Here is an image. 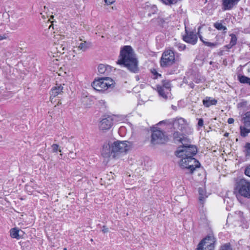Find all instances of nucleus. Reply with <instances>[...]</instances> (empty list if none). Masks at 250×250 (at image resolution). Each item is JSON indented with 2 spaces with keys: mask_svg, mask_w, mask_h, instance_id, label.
Masks as SVG:
<instances>
[{
  "mask_svg": "<svg viewBox=\"0 0 250 250\" xmlns=\"http://www.w3.org/2000/svg\"><path fill=\"white\" fill-rule=\"evenodd\" d=\"M162 87H164V88L166 90V91H169L170 84L169 82H168L165 83L163 84V85L162 86Z\"/></svg>",
  "mask_w": 250,
  "mask_h": 250,
  "instance_id": "4c0bfd02",
  "label": "nucleus"
},
{
  "mask_svg": "<svg viewBox=\"0 0 250 250\" xmlns=\"http://www.w3.org/2000/svg\"><path fill=\"white\" fill-rule=\"evenodd\" d=\"M157 91L160 96L163 97L165 100L167 99V94H168V91H166L164 87L158 85L157 86Z\"/></svg>",
  "mask_w": 250,
  "mask_h": 250,
  "instance_id": "aec40b11",
  "label": "nucleus"
},
{
  "mask_svg": "<svg viewBox=\"0 0 250 250\" xmlns=\"http://www.w3.org/2000/svg\"><path fill=\"white\" fill-rule=\"evenodd\" d=\"M68 156L72 159H75L76 157V153H74L72 150H70L68 153Z\"/></svg>",
  "mask_w": 250,
  "mask_h": 250,
  "instance_id": "58836bf2",
  "label": "nucleus"
},
{
  "mask_svg": "<svg viewBox=\"0 0 250 250\" xmlns=\"http://www.w3.org/2000/svg\"><path fill=\"white\" fill-rule=\"evenodd\" d=\"M114 81L109 77H102L92 83L93 88L98 91H104L108 88L111 87L114 84Z\"/></svg>",
  "mask_w": 250,
  "mask_h": 250,
  "instance_id": "20e7f679",
  "label": "nucleus"
},
{
  "mask_svg": "<svg viewBox=\"0 0 250 250\" xmlns=\"http://www.w3.org/2000/svg\"><path fill=\"white\" fill-rule=\"evenodd\" d=\"M244 126H241L240 135L242 137H246L250 133V111L246 112L243 118Z\"/></svg>",
  "mask_w": 250,
  "mask_h": 250,
  "instance_id": "9d476101",
  "label": "nucleus"
},
{
  "mask_svg": "<svg viewBox=\"0 0 250 250\" xmlns=\"http://www.w3.org/2000/svg\"><path fill=\"white\" fill-rule=\"evenodd\" d=\"M214 243L212 236H207L198 244L197 250H214Z\"/></svg>",
  "mask_w": 250,
  "mask_h": 250,
  "instance_id": "1a4fd4ad",
  "label": "nucleus"
},
{
  "mask_svg": "<svg viewBox=\"0 0 250 250\" xmlns=\"http://www.w3.org/2000/svg\"><path fill=\"white\" fill-rule=\"evenodd\" d=\"M204 125V121L202 118L199 119L198 122V125L200 127H202Z\"/></svg>",
  "mask_w": 250,
  "mask_h": 250,
  "instance_id": "79ce46f5",
  "label": "nucleus"
},
{
  "mask_svg": "<svg viewBox=\"0 0 250 250\" xmlns=\"http://www.w3.org/2000/svg\"><path fill=\"white\" fill-rule=\"evenodd\" d=\"M183 40L185 42L195 45L198 41L197 33L193 31H188L185 27V34L183 36Z\"/></svg>",
  "mask_w": 250,
  "mask_h": 250,
  "instance_id": "9b49d317",
  "label": "nucleus"
},
{
  "mask_svg": "<svg viewBox=\"0 0 250 250\" xmlns=\"http://www.w3.org/2000/svg\"><path fill=\"white\" fill-rule=\"evenodd\" d=\"M151 73L154 75V79H157V78H158V77H161V75L159 74L157 72V70L155 69L151 70Z\"/></svg>",
  "mask_w": 250,
  "mask_h": 250,
  "instance_id": "f704fd0d",
  "label": "nucleus"
},
{
  "mask_svg": "<svg viewBox=\"0 0 250 250\" xmlns=\"http://www.w3.org/2000/svg\"><path fill=\"white\" fill-rule=\"evenodd\" d=\"M51 147L54 152H56L58 150H59L60 152L62 151L61 149H58L59 145L57 144H53L52 145Z\"/></svg>",
  "mask_w": 250,
  "mask_h": 250,
  "instance_id": "e433bc0d",
  "label": "nucleus"
},
{
  "mask_svg": "<svg viewBox=\"0 0 250 250\" xmlns=\"http://www.w3.org/2000/svg\"><path fill=\"white\" fill-rule=\"evenodd\" d=\"M161 2L167 5H171L177 2V0H160Z\"/></svg>",
  "mask_w": 250,
  "mask_h": 250,
  "instance_id": "c756f323",
  "label": "nucleus"
},
{
  "mask_svg": "<svg viewBox=\"0 0 250 250\" xmlns=\"http://www.w3.org/2000/svg\"><path fill=\"white\" fill-rule=\"evenodd\" d=\"M120 59L117 63L123 65L131 72L137 73L139 72L138 61L130 46H125L120 51Z\"/></svg>",
  "mask_w": 250,
  "mask_h": 250,
  "instance_id": "f257e3e1",
  "label": "nucleus"
},
{
  "mask_svg": "<svg viewBox=\"0 0 250 250\" xmlns=\"http://www.w3.org/2000/svg\"><path fill=\"white\" fill-rule=\"evenodd\" d=\"M172 108H173V109H174V107H175L173 105H172Z\"/></svg>",
  "mask_w": 250,
  "mask_h": 250,
  "instance_id": "603ef678",
  "label": "nucleus"
},
{
  "mask_svg": "<svg viewBox=\"0 0 250 250\" xmlns=\"http://www.w3.org/2000/svg\"><path fill=\"white\" fill-rule=\"evenodd\" d=\"M148 16L150 17L151 16V14H148Z\"/></svg>",
  "mask_w": 250,
  "mask_h": 250,
  "instance_id": "3c124183",
  "label": "nucleus"
},
{
  "mask_svg": "<svg viewBox=\"0 0 250 250\" xmlns=\"http://www.w3.org/2000/svg\"><path fill=\"white\" fill-rule=\"evenodd\" d=\"M91 46V43L89 42H87L86 41H83L78 44V48L80 50H82L83 51H85L87 49H88L90 46Z\"/></svg>",
  "mask_w": 250,
  "mask_h": 250,
  "instance_id": "4be33fe9",
  "label": "nucleus"
},
{
  "mask_svg": "<svg viewBox=\"0 0 250 250\" xmlns=\"http://www.w3.org/2000/svg\"><path fill=\"white\" fill-rule=\"evenodd\" d=\"M175 62V54L171 49L165 50L162 54L160 60V64L162 67L172 65Z\"/></svg>",
  "mask_w": 250,
  "mask_h": 250,
  "instance_id": "0eeeda50",
  "label": "nucleus"
},
{
  "mask_svg": "<svg viewBox=\"0 0 250 250\" xmlns=\"http://www.w3.org/2000/svg\"><path fill=\"white\" fill-rule=\"evenodd\" d=\"M178 141L182 144V146H186L190 145V140L187 138L186 137L183 136L182 138H180Z\"/></svg>",
  "mask_w": 250,
  "mask_h": 250,
  "instance_id": "393cba45",
  "label": "nucleus"
},
{
  "mask_svg": "<svg viewBox=\"0 0 250 250\" xmlns=\"http://www.w3.org/2000/svg\"><path fill=\"white\" fill-rule=\"evenodd\" d=\"M217 101L214 99H211L210 97H207L203 101L204 105L207 107H208L211 105H216Z\"/></svg>",
  "mask_w": 250,
  "mask_h": 250,
  "instance_id": "a211bd4d",
  "label": "nucleus"
},
{
  "mask_svg": "<svg viewBox=\"0 0 250 250\" xmlns=\"http://www.w3.org/2000/svg\"><path fill=\"white\" fill-rule=\"evenodd\" d=\"M245 174L250 177V165L248 166L245 170Z\"/></svg>",
  "mask_w": 250,
  "mask_h": 250,
  "instance_id": "ea45409f",
  "label": "nucleus"
},
{
  "mask_svg": "<svg viewBox=\"0 0 250 250\" xmlns=\"http://www.w3.org/2000/svg\"><path fill=\"white\" fill-rule=\"evenodd\" d=\"M104 1L107 4H111L114 2V0H104Z\"/></svg>",
  "mask_w": 250,
  "mask_h": 250,
  "instance_id": "c03bdc74",
  "label": "nucleus"
},
{
  "mask_svg": "<svg viewBox=\"0 0 250 250\" xmlns=\"http://www.w3.org/2000/svg\"><path fill=\"white\" fill-rule=\"evenodd\" d=\"M197 152L196 147L194 145H188L186 146H179L175 152L177 157L186 156L193 157Z\"/></svg>",
  "mask_w": 250,
  "mask_h": 250,
  "instance_id": "423d86ee",
  "label": "nucleus"
},
{
  "mask_svg": "<svg viewBox=\"0 0 250 250\" xmlns=\"http://www.w3.org/2000/svg\"><path fill=\"white\" fill-rule=\"evenodd\" d=\"M102 231L104 233L107 232L108 231V228H106L105 226H104Z\"/></svg>",
  "mask_w": 250,
  "mask_h": 250,
  "instance_id": "49530a36",
  "label": "nucleus"
},
{
  "mask_svg": "<svg viewBox=\"0 0 250 250\" xmlns=\"http://www.w3.org/2000/svg\"><path fill=\"white\" fill-rule=\"evenodd\" d=\"M204 44L206 46L213 48L217 46L218 44L217 42H204Z\"/></svg>",
  "mask_w": 250,
  "mask_h": 250,
  "instance_id": "72a5a7b5",
  "label": "nucleus"
},
{
  "mask_svg": "<svg viewBox=\"0 0 250 250\" xmlns=\"http://www.w3.org/2000/svg\"><path fill=\"white\" fill-rule=\"evenodd\" d=\"M113 125V119L110 116L103 118L100 124V128L101 130L109 129Z\"/></svg>",
  "mask_w": 250,
  "mask_h": 250,
  "instance_id": "f8f14e48",
  "label": "nucleus"
},
{
  "mask_svg": "<svg viewBox=\"0 0 250 250\" xmlns=\"http://www.w3.org/2000/svg\"><path fill=\"white\" fill-rule=\"evenodd\" d=\"M234 122V120L232 118H229L228 120V123L229 124H231L233 123Z\"/></svg>",
  "mask_w": 250,
  "mask_h": 250,
  "instance_id": "37998d69",
  "label": "nucleus"
},
{
  "mask_svg": "<svg viewBox=\"0 0 250 250\" xmlns=\"http://www.w3.org/2000/svg\"><path fill=\"white\" fill-rule=\"evenodd\" d=\"M198 192L199 193V200L201 204H203L204 201L205 199L207 197V196L206 195L205 191L204 189L202 188H198Z\"/></svg>",
  "mask_w": 250,
  "mask_h": 250,
  "instance_id": "b1692460",
  "label": "nucleus"
},
{
  "mask_svg": "<svg viewBox=\"0 0 250 250\" xmlns=\"http://www.w3.org/2000/svg\"><path fill=\"white\" fill-rule=\"evenodd\" d=\"M101 154L104 158L109 157L111 155L113 157V153L111 152V146L109 145H104Z\"/></svg>",
  "mask_w": 250,
  "mask_h": 250,
  "instance_id": "dca6fc26",
  "label": "nucleus"
},
{
  "mask_svg": "<svg viewBox=\"0 0 250 250\" xmlns=\"http://www.w3.org/2000/svg\"><path fill=\"white\" fill-rule=\"evenodd\" d=\"M64 250H66V248H64Z\"/></svg>",
  "mask_w": 250,
  "mask_h": 250,
  "instance_id": "864d4df0",
  "label": "nucleus"
},
{
  "mask_svg": "<svg viewBox=\"0 0 250 250\" xmlns=\"http://www.w3.org/2000/svg\"><path fill=\"white\" fill-rule=\"evenodd\" d=\"M111 68L108 65L100 64L98 67V70L100 74L108 75L110 71Z\"/></svg>",
  "mask_w": 250,
  "mask_h": 250,
  "instance_id": "f3484780",
  "label": "nucleus"
},
{
  "mask_svg": "<svg viewBox=\"0 0 250 250\" xmlns=\"http://www.w3.org/2000/svg\"><path fill=\"white\" fill-rule=\"evenodd\" d=\"M173 137L176 141H178L180 137V133L178 131H175L173 133Z\"/></svg>",
  "mask_w": 250,
  "mask_h": 250,
  "instance_id": "c9c22d12",
  "label": "nucleus"
},
{
  "mask_svg": "<svg viewBox=\"0 0 250 250\" xmlns=\"http://www.w3.org/2000/svg\"><path fill=\"white\" fill-rule=\"evenodd\" d=\"M228 133H226L225 134V136H228Z\"/></svg>",
  "mask_w": 250,
  "mask_h": 250,
  "instance_id": "8fccbe9b",
  "label": "nucleus"
},
{
  "mask_svg": "<svg viewBox=\"0 0 250 250\" xmlns=\"http://www.w3.org/2000/svg\"><path fill=\"white\" fill-rule=\"evenodd\" d=\"M201 29V27H199L198 29V32L197 33V35H198L199 36V38L200 39V40L203 42V43H204V42H206V41H204L203 40V37L200 34V30Z\"/></svg>",
  "mask_w": 250,
  "mask_h": 250,
  "instance_id": "a19ab883",
  "label": "nucleus"
},
{
  "mask_svg": "<svg viewBox=\"0 0 250 250\" xmlns=\"http://www.w3.org/2000/svg\"><path fill=\"white\" fill-rule=\"evenodd\" d=\"M235 192L236 196L239 195L247 198H250V182L241 179L236 184Z\"/></svg>",
  "mask_w": 250,
  "mask_h": 250,
  "instance_id": "7ed1b4c3",
  "label": "nucleus"
},
{
  "mask_svg": "<svg viewBox=\"0 0 250 250\" xmlns=\"http://www.w3.org/2000/svg\"><path fill=\"white\" fill-rule=\"evenodd\" d=\"M179 161L180 167L189 171V173L192 174L196 168L199 167L200 164L198 161L193 157L181 156Z\"/></svg>",
  "mask_w": 250,
  "mask_h": 250,
  "instance_id": "f03ea898",
  "label": "nucleus"
},
{
  "mask_svg": "<svg viewBox=\"0 0 250 250\" xmlns=\"http://www.w3.org/2000/svg\"><path fill=\"white\" fill-rule=\"evenodd\" d=\"M167 140V136L165 133L156 128L152 130L151 143L153 144H164Z\"/></svg>",
  "mask_w": 250,
  "mask_h": 250,
  "instance_id": "6e6552de",
  "label": "nucleus"
},
{
  "mask_svg": "<svg viewBox=\"0 0 250 250\" xmlns=\"http://www.w3.org/2000/svg\"><path fill=\"white\" fill-rule=\"evenodd\" d=\"M231 37V40L229 42V43L232 44L233 46L235 45L237 43V38L236 35L234 34H231L230 35Z\"/></svg>",
  "mask_w": 250,
  "mask_h": 250,
  "instance_id": "7c9ffc66",
  "label": "nucleus"
},
{
  "mask_svg": "<svg viewBox=\"0 0 250 250\" xmlns=\"http://www.w3.org/2000/svg\"><path fill=\"white\" fill-rule=\"evenodd\" d=\"M189 85L190 86V87L191 88H193L194 87V84L192 83V82H191L189 84Z\"/></svg>",
  "mask_w": 250,
  "mask_h": 250,
  "instance_id": "09e8293b",
  "label": "nucleus"
},
{
  "mask_svg": "<svg viewBox=\"0 0 250 250\" xmlns=\"http://www.w3.org/2000/svg\"><path fill=\"white\" fill-rule=\"evenodd\" d=\"M52 50L54 52L60 53L61 54L64 53L65 51L67 50L66 48V44L60 43H55L52 47Z\"/></svg>",
  "mask_w": 250,
  "mask_h": 250,
  "instance_id": "4468645a",
  "label": "nucleus"
},
{
  "mask_svg": "<svg viewBox=\"0 0 250 250\" xmlns=\"http://www.w3.org/2000/svg\"><path fill=\"white\" fill-rule=\"evenodd\" d=\"M174 46L177 48L180 51L184 50L186 48L185 44L179 42H175L174 43Z\"/></svg>",
  "mask_w": 250,
  "mask_h": 250,
  "instance_id": "bb28decb",
  "label": "nucleus"
},
{
  "mask_svg": "<svg viewBox=\"0 0 250 250\" xmlns=\"http://www.w3.org/2000/svg\"><path fill=\"white\" fill-rule=\"evenodd\" d=\"M214 27L218 30H223L224 33H226L227 28L226 26H224L221 23L216 22L214 23Z\"/></svg>",
  "mask_w": 250,
  "mask_h": 250,
  "instance_id": "a878e982",
  "label": "nucleus"
},
{
  "mask_svg": "<svg viewBox=\"0 0 250 250\" xmlns=\"http://www.w3.org/2000/svg\"><path fill=\"white\" fill-rule=\"evenodd\" d=\"M129 149V146L126 141H116L111 145V152L113 158H116L122 153H125Z\"/></svg>",
  "mask_w": 250,
  "mask_h": 250,
  "instance_id": "39448f33",
  "label": "nucleus"
},
{
  "mask_svg": "<svg viewBox=\"0 0 250 250\" xmlns=\"http://www.w3.org/2000/svg\"><path fill=\"white\" fill-rule=\"evenodd\" d=\"M244 148L245 156L247 157L250 158V143H246L244 146Z\"/></svg>",
  "mask_w": 250,
  "mask_h": 250,
  "instance_id": "cd10ccee",
  "label": "nucleus"
},
{
  "mask_svg": "<svg viewBox=\"0 0 250 250\" xmlns=\"http://www.w3.org/2000/svg\"><path fill=\"white\" fill-rule=\"evenodd\" d=\"M220 250H232L230 243H226L221 246Z\"/></svg>",
  "mask_w": 250,
  "mask_h": 250,
  "instance_id": "2f4dec72",
  "label": "nucleus"
},
{
  "mask_svg": "<svg viewBox=\"0 0 250 250\" xmlns=\"http://www.w3.org/2000/svg\"><path fill=\"white\" fill-rule=\"evenodd\" d=\"M204 44L206 46L213 48L217 46L218 44L217 42H204Z\"/></svg>",
  "mask_w": 250,
  "mask_h": 250,
  "instance_id": "473e14b6",
  "label": "nucleus"
},
{
  "mask_svg": "<svg viewBox=\"0 0 250 250\" xmlns=\"http://www.w3.org/2000/svg\"><path fill=\"white\" fill-rule=\"evenodd\" d=\"M63 89V87L60 84L56 86L51 90V96L56 97L61 93Z\"/></svg>",
  "mask_w": 250,
  "mask_h": 250,
  "instance_id": "412c9836",
  "label": "nucleus"
},
{
  "mask_svg": "<svg viewBox=\"0 0 250 250\" xmlns=\"http://www.w3.org/2000/svg\"><path fill=\"white\" fill-rule=\"evenodd\" d=\"M240 0H223L222 5L224 10H229L237 4Z\"/></svg>",
  "mask_w": 250,
  "mask_h": 250,
  "instance_id": "2eb2a0df",
  "label": "nucleus"
},
{
  "mask_svg": "<svg viewBox=\"0 0 250 250\" xmlns=\"http://www.w3.org/2000/svg\"><path fill=\"white\" fill-rule=\"evenodd\" d=\"M6 38L7 36L6 34L0 35V41L6 39Z\"/></svg>",
  "mask_w": 250,
  "mask_h": 250,
  "instance_id": "a18cd8bd",
  "label": "nucleus"
},
{
  "mask_svg": "<svg viewBox=\"0 0 250 250\" xmlns=\"http://www.w3.org/2000/svg\"><path fill=\"white\" fill-rule=\"evenodd\" d=\"M238 79L240 82L242 83H248V82L250 79V78H248V77H246L244 75L238 76Z\"/></svg>",
  "mask_w": 250,
  "mask_h": 250,
  "instance_id": "c85d7f7f",
  "label": "nucleus"
},
{
  "mask_svg": "<svg viewBox=\"0 0 250 250\" xmlns=\"http://www.w3.org/2000/svg\"><path fill=\"white\" fill-rule=\"evenodd\" d=\"M64 146L69 151L73 150V148L75 147V144L73 142V138H65Z\"/></svg>",
  "mask_w": 250,
  "mask_h": 250,
  "instance_id": "6ab92c4d",
  "label": "nucleus"
},
{
  "mask_svg": "<svg viewBox=\"0 0 250 250\" xmlns=\"http://www.w3.org/2000/svg\"><path fill=\"white\" fill-rule=\"evenodd\" d=\"M20 230L17 228H13L10 229V236L13 238H16L17 239H20V236L19 235Z\"/></svg>",
  "mask_w": 250,
  "mask_h": 250,
  "instance_id": "5701e85b",
  "label": "nucleus"
},
{
  "mask_svg": "<svg viewBox=\"0 0 250 250\" xmlns=\"http://www.w3.org/2000/svg\"><path fill=\"white\" fill-rule=\"evenodd\" d=\"M173 125L174 128H177L181 131H183L186 128L187 125L186 120L183 118H180L174 122Z\"/></svg>",
  "mask_w": 250,
  "mask_h": 250,
  "instance_id": "ddd939ff",
  "label": "nucleus"
},
{
  "mask_svg": "<svg viewBox=\"0 0 250 250\" xmlns=\"http://www.w3.org/2000/svg\"><path fill=\"white\" fill-rule=\"evenodd\" d=\"M233 46V45L232 44H231L230 43H229V44H227L226 45H225L224 46L225 48H226L227 49H230Z\"/></svg>",
  "mask_w": 250,
  "mask_h": 250,
  "instance_id": "de8ad7c7",
  "label": "nucleus"
}]
</instances>
